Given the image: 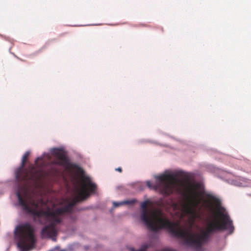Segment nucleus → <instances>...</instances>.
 Wrapping results in <instances>:
<instances>
[{"label":"nucleus","instance_id":"f257e3e1","mask_svg":"<svg viewBox=\"0 0 251 251\" xmlns=\"http://www.w3.org/2000/svg\"><path fill=\"white\" fill-rule=\"evenodd\" d=\"M29 154V151L24 154L21 165L16 171V178L19 187L17 196L19 204L25 211L33 215L34 220L38 221L40 224H48L41 230L42 238L53 239L57 234L56 226L62 222L65 214L72 213L74 206L78 202L89 196L87 187H89L91 192H94L97 186L88 179L87 185L84 184L77 195L63 207L55 209L47 207L45 210H38V208L46 205L47 201L42 198L35 200L29 193V189L31 187L36 186L41 180L43 177V168L48 166V162L44 160L43 157H39L35 161L36 168L31 165L28 169H24Z\"/></svg>","mask_w":251,"mask_h":251},{"label":"nucleus","instance_id":"f03ea898","mask_svg":"<svg viewBox=\"0 0 251 251\" xmlns=\"http://www.w3.org/2000/svg\"><path fill=\"white\" fill-rule=\"evenodd\" d=\"M206 197L209 202L203 203L202 205L209 212H213L212 202L218 211L223 223L217 220H207L205 228L201 229L200 233H194L190 229H182L178 223L170 221L160 210L148 209L147 206L149 203V201H144L141 204V219L151 230L158 231L162 229H166L174 236L181 239L183 245L194 249H200L209 242L214 232L226 228L232 230L234 228L232 220L226 212L225 209L221 206V201L210 194H207Z\"/></svg>","mask_w":251,"mask_h":251},{"label":"nucleus","instance_id":"7ed1b4c3","mask_svg":"<svg viewBox=\"0 0 251 251\" xmlns=\"http://www.w3.org/2000/svg\"><path fill=\"white\" fill-rule=\"evenodd\" d=\"M184 187L188 202L183 204V208L185 213L192 215L194 221L196 218L199 217L196 213V209L202 203L200 185L194 180L187 178L184 181Z\"/></svg>","mask_w":251,"mask_h":251},{"label":"nucleus","instance_id":"20e7f679","mask_svg":"<svg viewBox=\"0 0 251 251\" xmlns=\"http://www.w3.org/2000/svg\"><path fill=\"white\" fill-rule=\"evenodd\" d=\"M14 232L17 246L22 251H28L35 248L36 239L34 229L30 224L25 223L17 226Z\"/></svg>","mask_w":251,"mask_h":251},{"label":"nucleus","instance_id":"39448f33","mask_svg":"<svg viewBox=\"0 0 251 251\" xmlns=\"http://www.w3.org/2000/svg\"><path fill=\"white\" fill-rule=\"evenodd\" d=\"M157 182L152 185L150 181L146 182L147 186L150 189L159 190L164 195L168 196L173 192L175 187V177L172 174H163L155 177Z\"/></svg>","mask_w":251,"mask_h":251},{"label":"nucleus","instance_id":"423d86ee","mask_svg":"<svg viewBox=\"0 0 251 251\" xmlns=\"http://www.w3.org/2000/svg\"><path fill=\"white\" fill-rule=\"evenodd\" d=\"M51 153L58 160L52 162L51 164L61 166L68 165L69 160L61 150L56 148L53 149L51 151Z\"/></svg>","mask_w":251,"mask_h":251},{"label":"nucleus","instance_id":"0eeeda50","mask_svg":"<svg viewBox=\"0 0 251 251\" xmlns=\"http://www.w3.org/2000/svg\"><path fill=\"white\" fill-rule=\"evenodd\" d=\"M136 202L135 200H126L120 202H114L113 205L115 207H118L123 204H129L132 205L135 203Z\"/></svg>","mask_w":251,"mask_h":251},{"label":"nucleus","instance_id":"6e6552de","mask_svg":"<svg viewBox=\"0 0 251 251\" xmlns=\"http://www.w3.org/2000/svg\"><path fill=\"white\" fill-rule=\"evenodd\" d=\"M115 170L116 171H118L120 173H121L122 172V169L121 167H119V168L115 169Z\"/></svg>","mask_w":251,"mask_h":251},{"label":"nucleus","instance_id":"1a4fd4ad","mask_svg":"<svg viewBox=\"0 0 251 251\" xmlns=\"http://www.w3.org/2000/svg\"><path fill=\"white\" fill-rule=\"evenodd\" d=\"M49 160H50V157L49 156Z\"/></svg>","mask_w":251,"mask_h":251}]
</instances>
